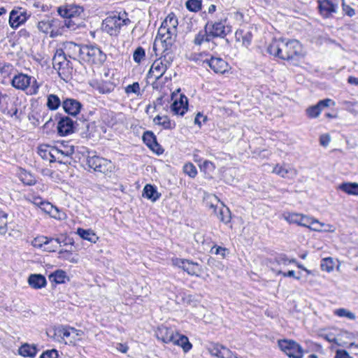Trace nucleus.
I'll return each mask as SVG.
<instances>
[{
    "mask_svg": "<svg viewBox=\"0 0 358 358\" xmlns=\"http://www.w3.org/2000/svg\"><path fill=\"white\" fill-rule=\"evenodd\" d=\"M86 157V164L90 169L95 172L101 173L106 176L111 173L115 168L114 164L110 160L99 157L95 152L87 151Z\"/></svg>",
    "mask_w": 358,
    "mask_h": 358,
    "instance_id": "423d86ee",
    "label": "nucleus"
},
{
    "mask_svg": "<svg viewBox=\"0 0 358 358\" xmlns=\"http://www.w3.org/2000/svg\"><path fill=\"white\" fill-rule=\"evenodd\" d=\"M30 17V14L21 7H15L9 15V24L13 29H17L24 24Z\"/></svg>",
    "mask_w": 358,
    "mask_h": 358,
    "instance_id": "4468645a",
    "label": "nucleus"
},
{
    "mask_svg": "<svg viewBox=\"0 0 358 358\" xmlns=\"http://www.w3.org/2000/svg\"><path fill=\"white\" fill-rule=\"evenodd\" d=\"M125 92L127 94L134 93L136 95H139L140 93V85L138 82H135L131 85H129L125 88Z\"/></svg>",
    "mask_w": 358,
    "mask_h": 358,
    "instance_id": "6e6d98bb",
    "label": "nucleus"
},
{
    "mask_svg": "<svg viewBox=\"0 0 358 358\" xmlns=\"http://www.w3.org/2000/svg\"><path fill=\"white\" fill-rule=\"evenodd\" d=\"M37 28L39 30V31L45 34H49V36L50 37L51 17H46L39 21L37 24Z\"/></svg>",
    "mask_w": 358,
    "mask_h": 358,
    "instance_id": "ea45409f",
    "label": "nucleus"
},
{
    "mask_svg": "<svg viewBox=\"0 0 358 358\" xmlns=\"http://www.w3.org/2000/svg\"><path fill=\"white\" fill-rule=\"evenodd\" d=\"M32 77L24 73L15 75L11 81L13 87L17 90H24L31 84Z\"/></svg>",
    "mask_w": 358,
    "mask_h": 358,
    "instance_id": "412c9836",
    "label": "nucleus"
},
{
    "mask_svg": "<svg viewBox=\"0 0 358 358\" xmlns=\"http://www.w3.org/2000/svg\"><path fill=\"white\" fill-rule=\"evenodd\" d=\"M21 181L27 185H33L36 183L35 178L29 173L22 172L20 174Z\"/></svg>",
    "mask_w": 358,
    "mask_h": 358,
    "instance_id": "09e8293b",
    "label": "nucleus"
},
{
    "mask_svg": "<svg viewBox=\"0 0 358 358\" xmlns=\"http://www.w3.org/2000/svg\"><path fill=\"white\" fill-rule=\"evenodd\" d=\"M275 262L278 265H288L291 263H296L295 259H289L285 254H280L275 257Z\"/></svg>",
    "mask_w": 358,
    "mask_h": 358,
    "instance_id": "49530a36",
    "label": "nucleus"
},
{
    "mask_svg": "<svg viewBox=\"0 0 358 358\" xmlns=\"http://www.w3.org/2000/svg\"><path fill=\"white\" fill-rule=\"evenodd\" d=\"M225 250L224 248L220 246H215L211 249V252L215 253V255H221L222 257L225 256Z\"/></svg>",
    "mask_w": 358,
    "mask_h": 358,
    "instance_id": "338daca9",
    "label": "nucleus"
},
{
    "mask_svg": "<svg viewBox=\"0 0 358 358\" xmlns=\"http://www.w3.org/2000/svg\"><path fill=\"white\" fill-rule=\"evenodd\" d=\"M90 86L99 93L102 94H110L114 91L117 86L115 79L110 77L109 79L101 78V79H94L90 83Z\"/></svg>",
    "mask_w": 358,
    "mask_h": 358,
    "instance_id": "ddd939ff",
    "label": "nucleus"
},
{
    "mask_svg": "<svg viewBox=\"0 0 358 358\" xmlns=\"http://www.w3.org/2000/svg\"><path fill=\"white\" fill-rule=\"evenodd\" d=\"M80 27V22L71 20H61L58 18L51 17V34L50 38H56L63 35L67 29L76 30Z\"/></svg>",
    "mask_w": 358,
    "mask_h": 358,
    "instance_id": "6e6552de",
    "label": "nucleus"
},
{
    "mask_svg": "<svg viewBox=\"0 0 358 358\" xmlns=\"http://www.w3.org/2000/svg\"><path fill=\"white\" fill-rule=\"evenodd\" d=\"M28 200L34 205L38 206L39 207L42 206V203L43 202V200L41 197L36 196L34 195L29 196Z\"/></svg>",
    "mask_w": 358,
    "mask_h": 358,
    "instance_id": "e2e57ef3",
    "label": "nucleus"
},
{
    "mask_svg": "<svg viewBox=\"0 0 358 358\" xmlns=\"http://www.w3.org/2000/svg\"><path fill=\"white\" fill-rule=\"evenodd\" d=\"M61 105V101L58 96L51 94L47 97V106L50 110H57Z\"/></svg>",
    "mask_w": 358,
    "mask_h": 358,
    "instance_id": "a19ab883",
    "label": "nucleus"
},
{
    "mask_svg": "<svg viewBox=\"0 0 358 358\" xmlns=\"http://www.w3.org/2000/svg\"><path fill=\"white\" fill-rule=\"evenodd\" d=\"M210 33L206 27L204 26L203 29L200 30L194 36V38L192 41V43L196 46H201L204 43H208L209 48L212 50L217 45V44L214 42L213 38L211 36L209 35Z\"/></svg>",
    "mask_w": 358,
    "mask_h": 358,
    "instance_id": "a211bd4d",
    "label": "nucleus"
},
{
    "mask_svg": "<svg viewBox=\"0 0 358 358\" xmlns=\"http://www.w3.org/2000/svg\"><path fill=\"white\" fill-rule=\"evenodd\" d=\"M49 280L57 284H62L69 279L64 271L58 269L49 275Z\"/></svg>",
    "mask_w": 358,
    "mask_h": 358,
    "instance_id": "f704fd0d",
    "label": "nucleus"
},
{
    "mask_svg": "<svg viewBox=\"0 0 358 358\" xmlns=\"http://www.w3.org/2000/svg\"><path fill=\"white\" fill-rule=\"evenodd\" d=\"M173 263L191 275H199V273L201 272V268L198 263L187 259L176 258L173 259Z\"/></svg>",
    "mask_w": 358,
    "mask_h": 358,
    "instance_id": "f3484780",
    "label": "nucleus"
},
{
    "mask_svg": "<svg viewBox=\"0 0 358 358\" xmlns=\"http://www.w3.org/2000/svg\"><path fill=\"white\" fill-rule=\"evenodd\" d=\"M143 196L152 202H155L160 198L161 193L157 192V187L155 185L147 184L143 188Z\"/></svg>",
    "mask_w": 358,
    "mask_h": 358,
    "instance_id": "2f4dec72",
    "label": "nucleus"
},
{
    "mask_svg": "<svg viewBox=\"0 0 358 358\" xmlns=\"http://www.w3.org/2000/svg\"><path fill=\"white\" fill-rule=\"evenodd\" d=\"M143 141L145 145L157 154H162L163 150L157 143L156 136L152 131H146L143 135Z\"/></svg>",
    "mask_w": 358,
    "mask_h": 358,
    "instance_id": "aec40b11",
    "label": "nucleus"
},
{
    "mask_svg": "<svg viewBox=\"0 0 358 358\" xmlns=\"http://www.w3.org/2000/svg\"><path fill=\"white\" fill-rule=\"evenodd\" d=\"M334 314L340 317H347L351 320L356 319V315L353 313L343 308L335 310Z\"/></svg>",
    "mask_w": 358,
    "mask_h": 358,
    "instance_id": "a18cd8bd",
    "label": "nucleus"
},
{
    "mask_svg": "<svg viewBox=\"0 0 358 358\" xmlns=\"http://www.w3.org/2000/svg\"><path fill=\"white\" fill-rule=\"evenodd\" d=\"M185 6L187 10L196 13L201 9L202 3L200 0H187Z\"/></svg>",
    "mask_w": 358,
    "mask_h": 358,
    "instance_id": "37998d69",
    "label": "nucleus"
},
{
    "mask_svg": "<svg viewBox=\"0 0 358 358\" xmlns=\"http://www.w3.org/2000/svg\"><path fill=\"white\" fill-rule=\"evenodd\" d=\"M210 207L213 209V213L221 222L227 224L231 221V212L223 203H221L220 207L217 205L210 204Z\"/></svg>",
    "mask_w": 358,
    "mask_h": 358,
    "instance_id": "b1692460",
    "label": "nucleus"
},
{
    "mask_svg": "<svg viewBox=\"0 0 358 358\" xmlns=\"http://www.w3.org/2000/svg\"><path fill=\"white\" fill-rule=\"evenodd\" d=\"M224 347L223 345H221L218 343H215L208 348V351L211 355L221 358L222 349H224Z\"/></svg>",
    "mask_w": 358,
    "mask_h": 358,
    "instance_id": "de8ad7c7",
    "label": "nucleus"
},
{
    "mask_svg": "<svg viewBox=\"0 0 358 358\" xmlns=\"http://www.w3.org/2000/svg\"><path fill=\"white\" fill-rule=\"evenodd\" d=\"M63 331V325L55 326L52 329H49L47 334L48 336L52 338L54 341L59 343H64L62 336Z\"/></svg>",
    "mask_w": 358,
    "mask_h": 358,
    "instance_id": "473e14b6",
    "label": "nucleus"
},
{
    "mask_svg": "<svg viewBox=\"0 0 358 358\" xmlns=\"http://www.w3.org/2000/svg\"><path fill=\"white\" fill-rule=\"evenodd\" d=\"M153 122L155 124L161 126L164 129L171 130L173 129L176 124L174 121L171 120L170 118L167 115H157L153 119Z\"/></svg>",
    "mask_w": 358,
    "mask_h": 358,
    "instance_id": "c85d7f7f",
    "label": "nucleus"
},
{
    "mask_svg": "<svg viewBox=\"0 0 358 358\" xmlns=\"http://www.w3.org/2000/svg\"><path fill=\"white\" fill-rule=\"evenodd\" d=\"M4 114H6L8 115H9L10 117H15V118L16 120H19L20 117L18 116V110L16 107H15L14 108H12L11 110H8V108H7V111L6 113H3Z\"/></svg>",
    "mask_w": 358,
    "mask_h": 358,
    "instance_id": "774afa93",
    "label": "nucleus"
},
{
    "mask_svg": "<svg viewBox=\"0 0 358 358\" xmlns=\"http://www.w3.org/2000/svg\"><path fill=\"white\" fill-rule=\"evenodd\" d=\"M130 23L131 20L127 17V13L124 11L108 16L103 21L102 29L110 36H117L121 27Z\"/></svg>",
    "mask_w": 358,
    "mask_h": 358,
    "instance_id": "20e7f679",
    "label": "nucleus"
},
{
    "mask_svg": "<svg viewBox=\"0 0 358 358\" xmlns=\"http://www.w3.org/2000/svg\"><path fill=\"white\" fill-rule=\"evenodd\" d=\"M59 15L65 18V20H71L76 22H80V26L83 23L81 15L84 12V8L78 5L70 4L64 7H59L57 9Z\"/></svg>",
    "mask_w": 358,
    "mask_h": 358,
    "instance_id": "f8f14e48",
    "label": "nucleus"
},
{
    "mask_svg": "<svg viewBox=\"0 0 358 358\" xmlns=\"http://www.w3.org/2000/svg\"><path fill=\"white\" fill-rule=\"evenodd\" d=\"M77 234L84 240H87L91 243H95L99 239L98 236L92 229H84L78 228L77 229Z\"/></svg>",
    "mask_w": 358,
    "mask_h": 358,
    "instance_id": "c9c22d12",
    "label": "nucleus"
},
{
    "mask_svg": "<svg viewBox=\"0 0 358 358\" xmlns=\"http://www.w3.org/2000/svg\"><path fill=\"white\" fill-rule=\"evenodd\" d=\"M76 329L74 328H70L68 327L64 326V331H63V341L64 343H67V341H66V338H69L71 335V331H75Z\"/></svg>",
    "mask_w": 358,
    "mask_h": 358,
    "instance_id": "69168bd1",
    "label": "nucleus"
},
{
    "mask_svg": "<svg viewBox=\"0 0 358 358\" xmlns=\"http://www.w3.org/2000/svg\"><path fill=\"white\" fill-rule=\"evenodd\" d=\"M301 45L295 39H273L267 48V52L283 60H292L301 55Z\"/></svg>",
    "mask_w": 358,
    "mask_h": 358,
    "instance_id": "f257e3e1",
    "label": "nucleus"
},
{
    "mask_svg": "<svg viewBox=\"0 0 358 358\" xmlns=\"http://www.w3.org/2000/svg\"><path fill=\"white\" fill-rule=\"evenodd\" d=\"M317 2L319 13L324 18L331 17L338 11V5L334 0H317Z\"/></svg>",
    "mask_w": 358,
    "mask_h": 358,
    "instance_id": "2eb2a0df",
    "label": "nucleus"
},
{
    "mask_svg": "<svg viewBox=\"0 0 358 358\" xmlns=\"http://www.w3.org/2000/svg\"><path fill=\"white\" fill-rule=\"evenodd\" d=\"M69 45L77 48L81 58L90 64L100 66L106 60V55L96 45H85L82 47L73 43Z\"/></svg>",
    "mask_w": 358,
    "mask_h": 358,
    "instance_id": "7ed1b4c3",
    "label": "nucleus"
},
{
    "mask_svg": "<svg viewBox=\"0 0 358 358\" xmlns=\"http://www.w3.org/2000/svg\"><path fill=\"white\" fill-rule=\"evenodd\" d=\"M10 97L6 94H3L0 92V111L6 113L8 108V103Z\"/></svg>",
    "mask_w": 358,
    "mask_h": 358,
    "instance_id": "603ef678",
    "label": "nucleus"
},
{
    "mask_svg": "<svg viewBox=\"0 0 358 358\" xmlns=\"http://www.w3.org/2000/svg\"><path fill=\"white\" fill-rule=\"evenodd\" d=\"M60 243L61 242L59 238H53V243H50L48 245H45V250L48 252H55Z\"/></svg>",
    "mask_w": 358,
    "mask_h": 358,
    "instance_id": "052dcab7",
    "label": "nucleus"
},
{
    "mask_svg": "<svg viewBox=\"0 0 358 358\" xmlns=\"http://www.w3.org/2000/svg\"><path fill=\"white\" fill-rule=\"evenodd\" d=\"M334 358H353L345 350H337Z\"/></svg>",
    "mask_w": 358,
    "mask_h": 358,
    "instance_id": "0e129e2a",
    "label": "nucleus"
},
{
    "mask_svg": "<svg viewBox=\"0 0 358 358\" xmlns=\"http://www.w3.org/2000/svg\"><path fill=\"white\" fill-rule=\"evenodd\" d=\"M331 103L333 105L335 104V103L330 99H325L323 100H320L319 102H317V104L308 107L306 110V113L307 116L310 118H316L320 115L322 110L324 108L329 106Z\"/></svg>",
    "mask_w": 358,
    "mask_h": 358,
    "instance_id": "6ab92c4d",
    "label": "nucleus"
},
{
    "mask_svg": "<svg viewBox=\"0 0 358 358\" xmlns=\"http://www.w3.org/2000/svg\"><path fill=\"white\" fill-rule=\"evenodd\" d=\"M273 173L282 177L289 178L296 175L295 170L277 164L273 169Z\"/></svg>",
    "mask_w": 358,
    "mask_h": 358,
    "instance_id": "e433bc0d",
    "label": "nucleus"
},
{
    "mask_svg": "<svg viewBox=\"0 0 358 358\" xmlns=\"http://www.w3.org/2000/svg\"><path fill=\"white\" fill-rule=\"evenodd\" d=\"M184 172L191 178H194L197 175L196 166L192 163H187L183 166Z\"/></svg>",
    "mask_w": 358,
    "mask_h": 358,
    "instance_id": "3c124183",
    "label": "nucleus"
},
{
    "mask_svg": "<svg viewBox=\"0 0 358 358\" xmlns=\"http://www.w3.org/2000/svg\"><path fill=\"white\" fill-rule=\"evenodd\" d=\"M77 123L68 116H61L57 123V132L60 136H67L74 133Z\"/></svg>",
    "mask_w": 358,
    "mask_h": 358,
    "instance_id": "dca6fc26",
    "label": "nucleus"
},
{
    "mask_svg": "<svg viewBox=\"0 0 358 358\" xmlns=\"http://www.w3.org/2000/svg\"><path fill=\"white\" fill-rule=\"evenodd\" d=\"M321 267L322 270H325L328 272L331 271L334 268L333 261L331 258L329 257L327 259H324L321 264Z\"/></svg>",
    "mask_w": 358,
    "mask_h": 358,
    "instance_id": "4d7b16f0",
    "label": "nucleus"
},
{
    "mask_svg": "<svg viewBox=\"0 0 358 358\" xmlns=\"http://www.w3.org/2000/svg\"><path fill=\"white\" fill-rule=\"evenodd\" d=\"M72 157H66L65 155H55L53 159H50V162H57L60 164H70Z\"/></svg>",
    "mask_w": 358,
    "mask_h": 358,
    "instance_id": "5fc2aeb1",
    "label": "nucleus"
},
{
    "mask_svg": "<svg viewBox=\"0 0 358 358\" xmlns=\"http://www.w3.org/2000/svg\"><path fill=\"white\" fill-rule=\"evenodd\" d=\"M171 109L176 115H183L187 110V98L180 95L179 100H176L171 106Z\"/></svg>",
    "mask_w": 358,
    "mask_h": 358,
    "instance_id": "a878e982",
    "label": "nucleus"
},
{
    "mask_svg": "<svg viewBox=\"0 0 358 358\" xmlns=\"http://www.w3.org/2000/svg\"><path fill=\"white\" fill-rule=\"evenodd\" d=\"M55 155H65L66 157H72L75 152V148L73 145L63 146V149L56 148L53 149Z\"/></svg>",
    "mask_w": 358,
    "mask_h": 358,
    "instance_id": "79ce46f5",
    "label": "nucleus"
},
{
    "mask_svg": "<svg viewBox=\"0 0 358 358\" xmlns=\"http://www.w3.org/2000/svg\"><path fill=\"white\" fill-rule=\"evenodd\" d=\"M278 346L290 358L303 357V350L302 347L293 340H280L278 341Z\"/></svg>",
    "mask_w": 358,
    "mask_h": 358,
    "instance_id": "9b49d317",
    "label": "nucleus"
},
{
    "mask_svg": "<svg viewBox=\"0 0 358 358\" xmlns=\"http://www.w3.org/2000/svg\"><path fill=\"white\" fill-rule=\"evenodd\" d=\"M38 350L34 345L28 343L23 344L18 350V352L23 357H34L37 354Z\"/></svg>",
    "mask_w": 358,
    "mask_h": 358,
    "instance_id": "72a5a7b5",
    "label": "nucleus"
},
{
    "mask_svg": "<svg viewBox=\"0 0 358 358\" xmlns=\"http://www.w3.org/2000/svg\"><path fill=\"white\" fill-rule=\"evenodd\" d=\"M53 243V238H48L47 236H40L37 237L34 240V245L35 247L42 248L44 246L45 248V245H50V243Z\"/></svg>",
    "mask_w": 358,
    "mask_h": 358,
    "instance_id": "c03bdc74",
    "label": "nucleus"
},
{
    "mask_svg": "<svg viewBox=\"0 0 358 358\" xmlns=\"http://www.w3.org/2000/svg\"><path fill=\"white\" fill-rule=\"evenodd\" d=\"M178 21L177 17L174 13H171L162 22L159 28H164L166 31L178 32Z\"/></svg>",
    "mask_w": 358,
    "mask_h": 358,
    "instance_id": "bb28decb",
    "label": "nucleus"
},
{
    "mask_svg": "<svg viewBox=\"0 0 358 358\" xmlns=\"http://www.w3.org/2000/svg\"><path fill=\"white\" fill-rule=\"evenodd\" d=\"M145 57V52L142 47H138L133 55L134 61L137 64H140Z\"/></svg>",
    "mask_w": 358,
    "mask_h": 358,
    "instance_id": "8fccbe9b",
    "label": "nucleus"
},
{
    "mask_svg": "<svg viewBox=\"0 0 358 358\" xmlns=\"http://www.w3.org/2000/svg\"><path fill=\"white\" fill-rule=\"evenodd\" d=\"M283 217L285 220H286L290 224H296L297 225L310 227V225L318 224L320 227H315L312 228L315 231H320V227H322V224L316 220H313L312 218L305 216L302 214L294 213H286L283 214Z\"/></svg>",
    "mask_w": 358,
    "mask_h": 358,
    "instance_id": "1a4fd4ad",
    "label": "nucleus"
},
{
    "mask_svg": "<svg viewBox=\"0 0 358 358\" xmlns=\"http://www.w3.org/2000/svg\"><path fill=\"white\" fill-rule=\"evenodd\" d=\"M236 41H241L242 45L248 48L252 43V34L249 30L238 29L235 33Z\"/></svg>",
    "mask_w": 358,
    "mask_h": 358,
    "instance_id": "c756f323",
    "label": "nucleus"
},
{
    "mask_svg": "<svg viewBox=\"0 0 358 358\" xmlns=\"http://www.w3.org/2000/svg\"><path fill=\"white\" fill-rule=\"evenodd\" d=\"M62 106L66 113L76 116L80 113L82 104L76 99H66L62 102Z\"/></svg>",
    "mask_w": 358,
    "mask_h": 358,
    "instance_id": "5701e85b",
    "label": "nucleus"
},
{
    "mask_svg": "<svg viewBox=\"0 0 358 358\" xmlns=\"http://www.w3.org/2000/svg\"><path fill=\"white\" fill-rule=\"evenodd\" d=\"M342 9L345 15L352 17L355 15V10L349 5L345 3L344 0H342Z\"/></svg>",
    "mask_w": 358,
    "mask_h": 358,
    "instance_id": "bf43d9fd",
    "label": "nucleus"
},
{
    "mask_svg": "<svg viewBox=\"0 0 358 358\" xmlns=\"http://www.w3.org/2000/svg\"><path fill=\"white\" fill-rule=\"evenodd\" d=\"M200 168L201 170L204 171L206 173L210 174V173L215 170V166L213 162L206 160L200 166Z\"/></svg>",
    "mask_w": 358,
    "mask_h": 358,
    "instance_id": "864d4df0",
    "label": "nucleus"
},
{
    "mask_svg": "<svg viewBox=\"0 0 358 358\" xmlns=\"http://www.w3.org/2000/svg\"><path fill=\"white\" fill-rule=\"evenodd\" d=\"M28 283L31 287L38 289L45 287L47 280L41 274H31L28 278Z\"/></svg>",
    "mask_w": 358,
    "mask_h": 358,
    "instance_id": "cd10ccee",
    "label": "nucleus"
},
{
    "mask_svg": "<svg viewBox=\"0 0 358 358\" xmlns=\"http://www.w3.org/2000/svg\"><path fill=\"white\" fill-rule=\"evenodd\" d=\"M225 22L226 20L217 22L208 20L206 23V29L208 30L209 35L212 36L213 40L216 38H224L231 32V27L226 26Z\"/></svg>",
    "mask_w": 358,
    "mask_h": 358,
    "instance_id": "9d476101",
    "label": "nucleus"
},
{
    "mask_svg": "<svg viewBox=\"0 0 358 358\" xmlns=\"http://www.w3.org/2000/svg\"><path fill=\"white\" fill-rule=\"evenodd\" d=\"M52 65L62 80L67 82L71 79L73 71L72 63L67 59L62 48L57 49L52 58Z\"/></svg>",
    "mask_w": 358,
    "mask_h": 358,
    "instance_id": "39448f33",
    "label": "nucleus"
},
{
    "mask_svg": "<svg viewBox=\"0 0 358 358\" xmlns=\"http://www.w3.org/2000/svg\"><path fill=\"white\" fill-rule=\"evenodd\" d=\"M339 189L348 194L358 196V183L343 182L340 185Z\"/></svg>",
    "mask_w": 358,
    "mask_h": 358,
    "instance_id": "58836bf2",
    "label": "nucleus"
},
{
    "mask_svg": "<svg viewBox=\"0 0 358 358\" xmlns=\"http://www.w3.org/2000/svg\"><path fill=\"white\" fill-rule=\"evenodd\" d=\"M177 36L178 32L166 31L164 28H159L152 47L155 55H158V52L162 50V53L173 55V49L176 48Z\"/></svg>",
    "mask_w": 358,
    "mask_h": 358,
    "instance_id": "f03ea898",
    "label": "nucleus"
},
{
    "mask_svg": "<svg viewBox=\"0 0 358 358\" xmlns=\"http://www.w3.org/2000/svg\"><path fill=\"white\" fill-rule=\"evenodd\" d=\"M216 73H224L227 70L228 64L222 58L212 57L210 59L204 61Z\"/></svg>",
    "mask_w": 358,
    "mask_h": 358,
    "instance_id": "4be33fe9",
    "label": "nucleus"
},
{
    "mask_svg": "<svg viewBox=\"0 0 358 358\" xmlns=\"http://www.w3.org/2000/svg\"><path fill=\"white\" fill-rule=\"evenodd\" d=\"M176 333L172 329L165 326H162L156 331V336L157 339L162 341L164 343H172L174 339Z\"/></svg>",
    "mask_w": 358,
    "mask_h": 358,
    "instance_id": "393cba45",
    "label": "nucleus"
},
{
    "mask_svg": "<svg viewBox=\"0 0 358 358\" xmlns=\"http://www.w3.org/2000/svg\"><path fill=\"white\" fill-rule=\"evenodd\" d=\"M172 343L174 345L180 346L185 352H189L192 348V345L189 341L188 338L186 336L182 335L178 332L176 333L174 339Z\"/></svg>",
    "mask_w": 358,
    "mask_h": 358,
    "instance_id": "7c9ffc66",
    "label": "nucleus"
},
{
    "mask_svg": "<svg viewBox=\"0 0 358 358\" xmlns=\"http://www.w3.org/2000/svg\"><path fill=\"white\" fill-rule=\"evenodd\" d=\"M221 358H238V357H237L236 354H234L229 349L224 347V349H222V353Z\"/></svg>",
    "mask_w": 358,
    "mask_h": 358,
    "instance_id": "680f3d73",
    "label": "nucleus"
},
{
    "mask_svg": "<svg viewBox=\"0 0 358 358\" xmlns=\"http://www.w3.org/2000/svg\"><path fill=\"white\" fill-rule=\"evenodd\" d=\"M53 149L54 148H50V147L47 145H41L38 148V154L43 159L49 160L50 162V159H53L55 155Z\"/></svg>",
    "mask_w": 358,
    "mask_h": 358,
    "instance_id": "4c0bfd02",
    "label": "nucleus"
},
{
    "mask_svg": "<svg viewBox=\"0 0 358 358\" xmlns=\"http://www.w3.org/2000/svg\"><path fill=\"white\" fill-rule=\"evenodd\" d=\"M159 54L161 57L153 62L149 71V74L154 76L156 80H159L163 76L173 60L172 55L162 52Z\"/></svg>",
    "mask_w": 358,
    "mask_h": 358,
    "instance_id": "0eeeda50",
    "label": "nucleus"
},
{
    "mask_svg": "<svg viewBox=\"0 0 358 358\" xmlns=\"http://www.w3.org/2000/svg\"><path fill=\"white\" fill-rule=\"evenodd\" d=\"M39 358H59V353L55 349L48 350L43 352Z\"/></svg>",
    "mask_w": 358,
    "mask_h": 358,
    "instance_id": "13d9d810",
    "label": "nucleus"
}]
</instances>
